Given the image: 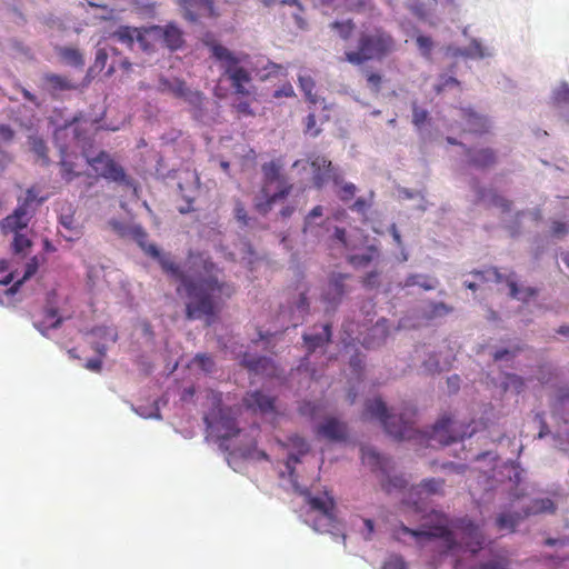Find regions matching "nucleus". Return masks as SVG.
<instances>
[{
  "instance_id": "53",
  "label": "nucleus",
  "mask_w": 569,
  "mask_h": 569,
  "mask_svg": "<svg viewBox=\"0 0 569 569\" xmlns=\"http://www.w3.org/2000/svg\"><path fill=\"white\" fill-rule=\"evenodd\" d=\"M362 460L363 462L370 463L372 466H380V456L373 449L370 448H361Z\"/></svg>"
},
{
  "instance_id": "8",
  "label": "nucleus",
  "mask_w": 569,
  "mask_h": 569,
  "mask_svg": "<svg viewBox=\"0 0 569 569\" xmlns=\"http://www.w3.org/2000/svg\"><path fill=\"white\" fill-rule=\"evenodd\" d=\"M350 273L331 272L321 293V301L326 305L327 312H333L342 302V299L351 291Z\"/></svg>"
},
{
  "instance_id": "62",
  "label": "nucleus",
  "mask_w": 569,
  "mask_h": 569,
  "mask_svg": "<svg viewBox=\"0 0 569 569\" xmlns=\"http://www.w3.org/2000/svg\"><path fill=\"white\" fill-rule=\"evenodd\" d=\"M84 367L90 371L100 372L102 369V360L101 358L89 359L87 360Z\"/></svg>"
},
{
  "instance_id": "23",
  "label": "nucleus",
  "mask_w": 569,
  "mask_h": 569,
  "mask_svg": "<svg viewBox=\"0 0 569 569\" xmlns=\"http://www.w3.org/2000/svg\"><path fill=\"white\" fill-rule=\"evenodd\" d=\"M477 197L479 201L486 202L489 207H497L502 212H509L511 210L512 202L507 198L498 194L492 189L478 188Z\"/></svg>"
},
{
  "instance_id": "42",
  "label": "nucleus",
  "mask_w": 569,
  "mask_h": 569,
  "mask_svg": "<svg viewBox=\"0 0 569 569\" xmlns=\"http://www.w3.org/2000/svg\"><path fill=\"white\" fill-rule=\"evenodd\" d=\"M557 406L565 415V422L569 423V387H561L557 392Z\"/></svg>"
},
{
  "instance_id": "18",
  "label": "nucleus",
  "mask_w": 569,
  "mask_h": 569,
  "mask_svg": "<svg viewBox=\"0 0 569 569\" xmlns=\"http://www.w3.org/2000/svg\"><path fill=\"white\" fill-rule=\"evenodd\" d=\"M161 36L164 44L170 50H177L183 44L182 31L174 24H168L164 28L152 27L149 30V34Z\"/></svg>"
},
{
  "instance_id": "60",
  "label": "nucleus",
  "mask_w": 569,
  "mask_h": 569,
  "mask_svg": "<svg viewBox=\"0 0 569 569\" xmlns=\"http://www.w3.org/2000/svg\"><path fill=\"white\" fill-rule=\"evenodd\" d=\"M568 232V228L565 222L553 221L551 224V234L555 237H562Z\"/></svg>"
},
{
  "instance_id": "27",
  "label": "nucleus",
  "mask_w": 569,
  "mask_h": 569,
  "mask_svg": "<svg viewBox=\"0 0 569 569\" xmlns=\"http://www.w3.org/2000/svg\"><path fill=\"white\" fill-rule=\"evenodd\" d=\"M56 53L68 66L81 68L84 64V59L81 51L73 47L58 46L54 48Z\"/></svg>"
},
{
  "instance_id": "49",
  "label": "nucleus",
  "mask_w": 569,
  "mask_h": 569,
  "mask_svg": "<svg viewBox=\"0 0 569 569\" xmlns=\"http://www.w3.org/2000/svg\"><path fill=\"white\" fill-rule=\"evenodd\" d=\"M44 200V198H40L38 199V194L34 190V188H29L26 192V197L24 199L21 201L19 200V204L18 207H23V209L26 211H29V207L33 203V202H38V203H41L42 201Z\"/></svg>"
},
{
  "instance_id": "55",
  "label": "nucleus",
  "mask_w": 569,
  "mask_h": 569,
  "mask_svg": "<svg viewBox=\"0 0 569 569\" xmlns=\"http://www.w3.org/2000/svg\"><path fill=\"white\" fill-rule=\"evenodd\" d=\"M234 217L236 219L241 222L242 224H248V213L247 210L241 201H237L234 206Z\"/></svg>"
},
{
  "instance_id": "57",
  "label": "nucleus",
  "mask_w": 569,
  "mask_h": 569,
  "mask_svg": "<svg viewBox=\"0 0 569 569\" xmlns=\"http://www.w3.org/2000/svg\"><path fill=\"white\" fill-rule=\"evenodd\" d=\"M452 311V308L443 302H437L432 305L431 315L433 317L445 316Z\"/></svg>"
},
{
  "instance_id": "33",
  "label": "nucleus",
  "mask_w": 569,
  "mask_h": 569,
  "mask_svg": "<svg viewBox=\"0 0 569 569\" xmlns=\"http://www.w3.org/2000/svg\"><path fill=\"white\" fill-rule=\"evenodd\" d=\"M218 437L222 440H228L239 433L236 420L233 418L221 417L217 426Z\"/></svg>"
},
{
  "instance_id": "35",
  "label": "nucleus",
  "mask_w": 569,
  "mask_h": 569,
  "mask_svg": "<svg viewBox=\"0 0 569 569\" xmlns=\"http://www.w3.org/2000/svg\"><path fill=\"white\" fill-rule=\"evenodd\" d=\"M445 480L440 478H429L420 482L418 488L428 495H443Z\"/></svg>"
},
{
  "instance_id": "7",
  "label": "nucleus",
  "mask_w": 569,
  "mask_h": 569,
  "mask_svg": "<svg viewBox=\"0 0 569 569\" xmlns=\"http://www.w3.org/2000/svg\"><path fill=\"white\" fill-rule=\"evenodd\" d=\"M87 163L99 177L119 184L133 187V180L108 152L100 151L96 157L87 158Z\"/></svg>"
},
{
  "instance_id": "45",
  "label": "nucleus",
  "mask_w": 569,
  "mask_h": 569,
  "mask_svg": "<svg viewBox=\"0 0 569 569\" xmlns=\"http://www.w3.org/2000/svg\"><path fill=\"white\" fill-rule=\"evenodd\" d=\"M61 177L67 181H71L76 177L80 176L79 172L74 171V166L71 161H68L64 157L60 161Z\"/></svg>"
},
{
  "instance_id": "25",
  "label": "nucleus",
  "mask_w": 569,
  "mask_h": 569,
  "mask_svg": "<svg viewBox=\"0 0 569 569\" xmlns=\"http://www.w3.org/2000/svg\"><path fill=\"white\" fill-rule=\"evenodd\" d=\"M526 519L523 510L518 511H502L496 518V526L499 530H507L513 532L518 525Z\"/></svg>"
},
{
  "instance_id": "64",
  "label": "nucleus",
  "mask_w": 569,
  "mask_h": 569,
  "mask_svg": "<svg viewBox=\"0 0 569 569\" xmlns=\"http://www.w3.org/2000/svg\"><path fill=\"white\" fill-rule=\"evenodd\" d=\"M108 59V53L104 49H99L96 53V67L103 69Z\"/></svg>"
},
{
  "instance_id": "34",
  "label": "nucleus",
  "mask_w": 569,
  "mask_h": 569,
  "mask_svg": "<svg viewBox=\"0 0 569 569\" xmlns=\"http://www.w3.org/2000/svg\"><path fill=\"white\" fill-rule=\"evenodd\" d=\"M299 87L301 91L305 93L306 99L311 103L316 104L318 102V97L315 93L316 83L310 76H300Z\"/></svg>"
},
{
  "instance_id": "26",
  "label": "nucleus",
  "mask_w": 569,
  "mask_h": 569,
  "mask_svg": "<svg viewBox=\"0 0 569 569\" xmlns=\"http://www.w3.org/2000/svg\"><path fill=\"white\" fill-rule=\"evenodd\" d=\"M322 333L317 335H308L305 333L302 336L303 342L306 345V348L309 353L313 352L316 349L323 347L325 345L329 343L331 340V325L326 323L323 327Z\"/></svg>"
},
{
  "instance_id": "61",
  "label": "nucleus",
  "mask_w": 569,
  "mask_h": 569,
  "mask_svg": "<svg viewBox=\"0 0 569 569\" xmlns=\"http://www.w3.org/2000/svg\"><path fill=\"white\" fill-rule=\"evenodd\" d=\"M323 214L322 206H316L306 217L305 219V230L309 224H311L312 219L321 217Z\"/></svg>"
},
{
  "instance_id": "5",
  "label": "nucleus",
  "mask_w": 569,
  "mask_h": 569,
  "mask_svg": "<svg viewBox=\"0 0 569 569\" xmlns=\"http://www.w3.org/2000/svg\"><path fill=\"white\" fill-rule=\"evenodd\" d=\"M263 179L266 184H270L272 182L278 183V190L269 194L267 191V187L263 186L261 192L263 198L258 200L254 203L257 211L261 214H267L278 201L287 198L293 189V186L289 183L286 178L281 174L280 166L276 161L266 162L261 167Z\"/></svg>"
},
{
  "instance_id": "39",
  "label": "nucleus",
  "mask_w": 569,
  "mask_h": 569,
  "mask_svg": "<svg viewBox=\"0 0 569 569\" xmlns=\"http://www.w3.org/2000/svg\"><path fill=\"white\" fill-rule=\"evenodd\" d=\"M32 241L20 232L14 233L12 241V251L16 254H26L27 251L31 248Z\"/></svg>"
},
{
  "instance_id": "17",
  "label": "nucleus",
  "mask_w": 569,
  "mask_h": 569,
  "mask_svg": "<svg viewBox=\"0 0 569 569\" xmlns=\"http://www.w3.org/2000/svg\"><path fill=\"white\" fill-rule=\"evenodd\" d=\"M453 421L450 416L441 417L432 427L429 440L437 441L442 446H448L458 440L457 437L450 435Z\"/></svg>"
},
{
  "instance_id": "37",
  "label": "nucleus",
  "mask_w": 569,
  "mask_h": 569,
  "mask_svg": "<svg viewBox=\"0 0 569 569\" xmlns=\"http://www.w3.org/2000/svg\"><path fill=\"white\" fill-rule=\"evenodd\" d=\"M39 262L37 257H32L26 264L24 273L22 279L18 280L13 283V286L8 290L9 293L13 295L18 291L19 287L23 283V281L31 278L38 271Z\"/></svg>"
},
{
  "instance_id": "46",
  "label": "nucleus",
  "mask_w": 569,
  "mask_h": 569,
  "mask_svg": "<svg viewBox=\"0 0 569 569\" xmlns=\"http://www.w3.org/2000/svg\"><path fill=\"white\" fill-rule=\"evenodd\" d=\"M416 43H417L421 54L426 58H429L431 54L432 47H433L432 39L428 36L420 34L417 37Z\"/></svg>"
},
{
  "instance_id": "19",
  "label": "nucleus",
  "mask_w": 569,
  "mask_h": 569,
  "mask_svg": "<svg viewBox=\"0 0 569 569\" xmlns=\"http://www.w3.org/2000/svg\"><path fill=\"white\" fill-rule=\"evenodd\" d=\"M241 365L254 373L270 375L274 367L270 358L264 356H251L244 353L241 359Z\"/></svg>"
},
{
  "instance_id": "3",
  "label": "nucleus",
  "mask_w": 569,
  "mask_h": 569,
  "mask_svg": "<svg viewBox=\"0 0 569 569\" xmlns=\"http://www.w3.org/2000/svg\"><path fill=\"white\" fill-rule=\"evenodd\" d=\"M432 516L436 522L431 526L425 525L426 529H411L401 523L397 532L412 536L421 547L425 545V540L441 539L445 545L441 553L447 555L458 548V541L450 529L452 520H449L447 515L442 512L435 511Z\"/></svg>"
},
{
  "instance_id": "54",
  "label": "nucleus",
  "mask_w": 569,
  "mask_h": 569,
  "mask_svg": "<svg viewBox=\"0 0 569 569\" xmlns=\"http://www.w3.org/2000/svg\"><path fill=\"white\" fill-rule=\"evenodd\" d=\"M460 82L453 77H442L440 82L435 87L437 93L443 92L449 87H458Z\"/></svg>"
},
{
  "instance_id": "41",
  "label": "nucleus",
  "mask_w": 569,
  "mask_h": 569,
  "mask_svg": "<svg viewBox=\"0 0 569 569\" xmlns=\"http://www.w3.org/2000/svg\"><path fill=\"white\" fill-rule=\"evenodd\" d=\"M330 27L337 30L339 37L343 40H348L355 30V23L351 20L335 21Z\"/></svg>"
},
{
  "instance_id": "43",
  "label": "nucleus",
  "mask_w": 569,
  "mask_h": 569,
  "mask_svg": "<svg viewBox=\"0 0 569 569\" xmlns=\"http://www.w3.org/2000/svg\"><path fill=\"white\" fill-rule=\"evenodd\" d=\"M375 252L376 250L373 248H370L365 253L350 256L348 260L355 267H366L373 260Z\"/></svg>"
},
{
  "instance_id": "28",
  "label": "nucleus",
  "mask_w": 569,
  "mask_h": 569,
  "mask_svg": "<svg viewBox=\"0 0 569 569\" xmlns=\"http://www.w3.org/2000/svg\"><path fill=\"white\" fill-rule=\"evenodd\" d=\"M183 100L190 106L191 112L196 119H200L206 110V97L199 90L189 89Z\"/></svg>"
},
{
  "instance_id": "58",
  "label": "nucleus",
  "mask_w": 569,
  "mask_h": 569,
  "mask_svg": "<svg viewBox=\"0 0 569 569\" xmlns=\"http://www.w3.org/2000/svg\"><path fill=\"white\" fill-rule=\"evenodd\" d=\"M14 138V131L8 124H0V142H10Z\"/></svg>"
},
{
  "instance_id": "32",
  "label": "nucleus",
  "mask_w": 569,
  "mask_h": 569,
  "mask_svg": "<svg viewBox=\"0 0 569 569\" xmlns=\"http://www.w3.org/2000/svg\"><path fill=\"white\" fill-rule=\"evenodd\" d=\"M511 560L506 553H495L491 559L482 561L470 569H509Z\"/></svg>"
},
{
  "instance_id": "38",
  "label": "nucleus",
  "mask_w": 569,
  "mask_h": 569,
  "mask_svg": "<svg viewBox=\"0 0 569 569\" xmlns=\"http://www.w3.org/2000/svg\"><path fill=\"white\" fill-rule=\"evenodd\" d=\"M29 143H30V148L34 152V154H37V157L44 164H48L49 163L48 148H47L43 139H41L40 137H37V136H32V137H29Z\"/></svg>"
},
{
  "instance_id": "6",
  "label": "nucleus",
  "mask_w": 569,
  "mask_h": 569,
  "mask_svg": "<svg viewBox=\"0 0 569 569\" xmlns=\"http://www.w3.org/2000/svg\"><path fill=\"white\" fill-rule=\"evenodd\" d=\"M306 502L312 511L319 513L313 521V529L319 532H329L336 527L335 499L325 491L321 496H312L308 490L303 493Z\"/></svg>"
},
{
  "instance_id": "21",
  "label": "nucleus",
  "mask_w": 569,
  "mask_h": 569,
  "mask_svg": "<svg viewBox=\"0 0 569 569\" xmlns=\"http://www.w3.org/2000/svg\"><path fill=\"white\" fill-rule=\"evenodd\" d=\"M466 154L469 157V163L479 169H487L496 163V152L490 148H483L478 151H472L466 148Z\"/></svg>"
},
{
  "instance_id": "63",
  "label": "nucleus",
  "mask_w": 569,
  "mask_h": 569,
  "mask_svg": "<svg viewBox=\"0 0 569 569\" xmlns=\"http://www.w3.org/2000/svg\"><path fill=\"white\" fill-rule=\"evenodd\" d=\"M238 113L243 116H253V110L250 107V103L247 101H241L234 106Z\"/></svg>"
},
{
  "instance_id": "11",
  "label": "nucleus",
  "mask_w": 569,
  "mask_h": 569,
  "mask_svg": "<svg viewBox=\"0 0 569 569\" xmlns=\"http://www.w3.org/2000/svg\"><path fill=\"white\" fill-rule=\"evenodd\" d=\"M309 163L312 169V182L316 188H322L330 179L335 184H341V176L333 172L332 163L326 157L312 156L309 158Z\"/></svg>"
},
{
  "instance_id": "14",
  "label": "nucleus",
  "mask_w": 569,
  "mask_h": 569,
  "mask_svg": "<svg viewBox=\"0 0 569 569\" xmlns=\"http://www.w3.org/2000/svg\"><path fill=\"white\" fill-rule=\"evenodd\" d=\"M460 118L463 121V131L473 134H483L489 131L488 119L471 108H460Z\"/></svg>"
},
{
  "instance_id": "12",
  "label": "nucleus",
  "mask_w": 569,
  "mask_h": 569,
  "mask_svg": "<svg viewBox=\"0 0 569 569\" xmlns=\"http://www.w3.org/2000/svg\"><path fill=\"white\" fill-rule=\"evenodd\" d=\"M183 17L197 21L201 17H217L212 0H178Z\"/></svg>"
},
{
  "instance_id": "10",
  "label": "nucleus",
  "mask_w": 569,
  "mask_h": 569,
  "mask_svg": "<svg viewBox=\"0 0 569 569\" xmlns=\"http://www.w3.org/2000/svg\"><path fill=\"white\" fill-rule=\"evenodd\" d=\"M206 44L210 48L212 58L219 62L220 68L223 70V76L228 79H230L234 72L243 68L240 63L244 61L248 57L247 54L237 56L216 41L206 42Z\"/></svg>"
},
{
  "instance_id": "4",
  "label": "nucleus",
  "mask_w": 569,
  "mask_h": 569,
  "mask_svg": "<svg viewBox=\"0 0 569 569\" xmlns=\"http://www.w3.org/2000/svg\"><path fill=\"white\" fill-rule=\"evenodd\" d=\"M392 49V37L382 30H376L373 33H362L357 51H347L345 57L348 62L359 66L368 60L381 58Z\"/></svg>"
},
{
  "instance_id": "44",
  "label": "nucleus",
  "mask_w": 569,
  "mask_h": 569,
  "mask_svg": "<svg viewBox=\"0 0 569 569\" xmlns=\"http://www.w3.org/2000/svg\"><path fill=\"white\" fill-rule=\"evenodd\" d=\"M193 362L206 372H211L214 367L212 357L207 353H198L194 357Z\"/></svg>"
},
{
  "instance_id": "20",
  "label": "nucleus",
  "mask_w": 569,
  "mask_h": 569,
  "mask_svg": "<svg viewBox=\"0 0 569 569\" xmlns=\"http://www.w3.org/2000/svg\"><path fill=\"white\" fill-rule=\"evenodd\" d=\"M149 34V30L144 32L140 31L137 28L131 27H120L113 34L114 38L118 39L119 42L127 44L128 47H132L133 42L137 40L141 48L144 50L148 49L146 44V36Z\"/></svg>"
},
{
  "instance_id": "30",
  "label": "nucleus",
  "mask_w": 569,
  "mask_h": 569,
  "mask_svg": "<svg viewBox=\"0 0 569 569\" xmlns=\"http://www.w3.org/2000/svg\"><path fill=\"white\" fill-rule=\"evenodd\" d=\"M189 89L186 81L181 79H160V90L170 92L176 98L183 99Z\"/></svg>"
},
{
  "instance_id": "48",
  "label": "nucleus",
  "mask_w": 569,
  "mask_h": 569,
  "mask_svg": "<svg viewBox=\"0 0 569 569\" xmlns=\"http://www.w3.org/2000/svg\"><path fill=\"white\" fill-rule=\"evenodd\" d=\"M552 99H553V102L557 104L568 103L569 102V86L567 83H561L555 90Z\"/></svg>"
},
{
  "instance_id": "24",
  "label": "nucleus",
  "mask_w": 569,
  "mask_h": 569,
  "mask_svg": "<svg viewBox=\"0 0 569 569\" xmlns=\"http://www.w3.org/2000/svg\"><path fill=\"white\" fill-rule=\"evenodd\" d=\"M62 323V318L59 316L58 309L47 307L43 310V320L34 322L33 326L41 335L46 336L48 330L58 329Z\"/></svg>"
},
{
  "instance_id": "40",
  "label": "nucleus",
  "mask_w": 569,
  "mask_h": 569,
  "mask_svg": "<svg viewBox=\"0 0 569 569\" xmlns=\"http://www.w3.org/2000/svg\"><path fill=\"white\" fill-rule=\"evenodd\" d=\"M412 124L420 129L426 122L429 120L428 110L418 106L417 101H413L412 104Z\"/></svg>"
},
{
  "instance_id": "56",
  "label": "nucleus",
  "mask_w": 569,
  "mask_h": 569,
  "mask_svg": "<svg viewBox=\"0 0 569 569\" xmlns=\"http://www.w3.org/2000/svg\"><path fill=\"white\" fill-rule=\"evenodd\" d=\"M367 81L372 90H375L376 92H379L381 82H382V77L379 73H376V72L368 73Z\"/></svg>"
},
{
  "instance_id": "16",
  "label": "nucleus",
  "mask_w": 569,
  "mask_h": 569,
  "mask_svg": "<svg viewBox=\"0 0 569 569\" xmlns=\"http://www.w3.org/2000/svg\"><path fill=\"white\" fill-rule=\"evenodd\" d=\"M276 399L260 390L248 392L243 398V403L248 409L261 413L272 412L274 410Z\"/></svg>"
},
{
  "instance_id": "22",
  "label": "nucleus",
  "mask_w": 569,
  "mask_h": 569,
  "mask_svg": "<svg viewBox=\"0 0 569 569\" xmlns=\"http://www.w3.org/2000/svg\"><path fill=\"white\" fill-rule=\"evenodd\" d=\"M46 88L51 93L76 90L78 86L68 77L57 73H46L42 78Z\"/></svg>"
},
{
  "instance_id": "29",
  "label": "nucleus",
  "mask_w": 569,
  "mask_h": 569,
  "mask_svg": "<svg viewBox=\"0 0 569 569\" xmlns=\"http://www.w3.org/2000/svg\"><path fill=\"white\" fill-rule=\"evenodd\" d=\"M522 510L527 518L529 516L540 513H553L556 511V506L551 499L540 498L531 500L530 505L523 508Z\"/></svg>"
},
{
  "instance_id": "15",
  "label": "nucleus",
  "mask_w": 569,
  "mask_h": 569,
  "mask_svg": "<svg viewBox=\"0 0 569 569\" xmlns=\"http://www.w3.org/2000/svg\"><path fill=\"white\" fill-rule=\"evenodd\" d=\"M31 216L23 207H17L14 211L0 221V230L3 234L17 233L26 229Z\"/></svg>"
},
{
  "instance_id": "9",
  "label": "nucleus",
  "mask_w": 569,
  "mask_h": 569,
  "mask_svg": "<svg viewBox=\"0 0 569 569\" xmlns=\"http://www.w3.org/2000/svg\"><path fill=\"white\" fill-rule=\"evenodd\" d=\"M452 528L460 531L465 540V549L471 556H476L482 550L486 537L480 527L469 517L456 518L452 520Z\"/></svg>"
},
{
  "instance_id": "52",
  "label": "nucleus",
  "mask_w": 569,
  "mask_h": 569,
  "mask_svg": "<svg viewBox=\"0 0 569 569\" xmlns=\"http://www.w3.org/2000/svg\"><path fill=\"white\" fill-rule=\"evenodd\" d=\"M510 297L515 299H526L529 297H533L537 295V290L535 288H527L525 290V296H520V290L515 281H509Z\"/></svg>"
},
{
  "instance_id": "2",
  "label": "nucleus",
  "mask_w": 569,
  "mask_h": 569,
  "mask_svg": "<svg viewBox=\"0 0 569 569\" xmlns=\"http://www.w3.org/2000/svg\"><path fill=\"white\" fill-rule=\"evenodd\" d=\"M415 413L413 409H407L400 417L390 415L382 399L375 398L366 402L362 417L363 419H378L386 432L397 440H410L417 433L411 420Z\"/></svg>"
},
{
  "instance_id": "1",
  "label": "nucleus",
  "mask_w": 569,
  "mask_h": 569,
  "mask_svg": "<svg viewBox=\"0 0 569 569\" xmlns=\"http://www.w3.org/2000/svg\"><path fill=\"white\" fill-rule=\"evenodd\" d=\"M128 234L146 254L156 259L162 271L178 280L189 301L186 317L189 320L214 317L224 299L234 293V288L223 279L222 270L203 252L189 251L184 270L169 254L162 253L153 243H148V233L141 226L129 228Z\"/></svg>"
},
{
  "instance_id": "13",
  "label": "nucleus",
  "mask_w": 569,
  "mask_h": 569,
  "mask_svg": "<svg viewBox=\"0 0 569 569\" xmlns=\"http://www.w3.org/2000/svg\"><path fill=\"white\" fill-rule=\"evenodd\" d=\"M317 435L330 441L341 442L348 438V427L337 418H327L317 428Z\"/></svg>"
},
{
  "instance_id": "31",
  "label": "nucleus",
  "mask_w": 569,
  "mask_h": 569,
  "mask_svg": "<svg viewBox=\"0 0 569 569\" xmlns=\"http://www.w3.org/2000/svg\"><path fill=\"white\" fill-rule=\"evenodd\" d=\"M229 80L237 94L248 96L250 93L246 88V84L251 82V74L247 69L242 68L238 70Z\"/></svg>"
},
{
  "instance_id": "59",
  "label": "nucleus",
  "mask_w": 569,
  "mask_h": 569,
  "mask_svg": "<svg viewBox=\"0 0 569 569\" xmlns=\"http://www.w3.org/2000/svg\"><path fill=\"white\" fill-rule=\"evenodd\" d=\"M263 70L266 71V73L262 74L261 78H269L271 76L279 73L282 70V66L268 60L266 66L263 67Z\"/></svg>"
},
{
  "instance_id": "36",
  "label": "nucleus",
  "mask_w": 569,
  "mask_h": 569,
  "mask_svg": "<svg viewBox=\"0 0 569 569\" xmlns=\"http://www.w3.org/2000/svg\"><path fill=\"white\" fill-rule=\"evenodd\" d=\"M403 287L419 286L425 290L435 289V280L425 274H410L406 278Z\"/></svg>"
},
{
  "instance_id": "51",
  "label": "nucleus",
  "mask_w": 569,
  "mask_h": 569,
  "mask_svg": "<svg viewBox=\"0 0 569 569\" xmlns=\"http://www.w3.org/2000/svg\"><path fill=\"white\" fill-rule=\"evenodd\" d=\"M407 486V480L402 476L388 477L383 483L385 489L391 492L392 489H402Z\"/></svg>"
},
{
  "instance_id": "50",
  "label": "nucleus",
  "mask_w": 569,
  "mask_h": 569,
  "mask_svg": "<svg viewBox=\"0 0 569 569\" xmlns=\"http://www.w3.org/2000/svg\"><path fill=\"white\" fill-rule=\"evenodd\" d=\"M356 191L357 187L351 182H347L340 187L337 194L341 201H349L355 197Z\"/></svg>"
},
{
  "instance_id": "47",
  "label": "nucleus",
  "mask_w": 569,
  "mask_h": 569,
  "mask_svg": "<svg viewBox=\"0 0 569 569\" xmlns=\"http://www.w3.org/2000/svg\"><path fill=\"white\" fill-rule=\"evenodd\" d=\"M381 569H408L405 559L399 555H391L383 562Z\"/></svg>"
}]
</instances>
